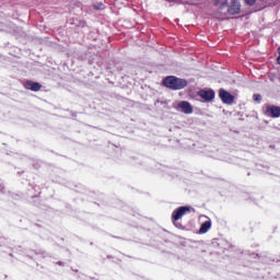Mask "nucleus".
Masks as SVG:
<instances>
[{"mask_svg": "<svg viewBox=\"0 0 280 280\" xmlns=\"http://www.w3.org/2000/svg\"><path fill=\"white\" fill-rule=\"evenodd\" d=\"M164 85L173 91H180L187 86V81L176 77H167L164 79Z\"/></svg>", "mask_w": 280, "mask_h": 280, "instance_id": "obj_1", "label": "nucleus"}, {"mask_svg": "<svg viewBox=\"0 0 280 280\" xmlns=\"http://www.w3.org/2000/svg\"><path fill=\"white\" fill-rule=\"evenodd\" d=\"M186 213H191V207L185 206L174 210L172 214L173 223L176 224L177 220H180V218H183V215H185Z\"/></svg>", "mask_w": 280, "mask_h": 280, "instance_id": "obj_2", "label": "nucleus"}, {"mask_svg": "<svg viewBox=\"0 0 280 280\" xmlns=\"http://www.w3.org/2000/svg\"><path fill=\"white\" fill-rule=\"evenodd\" d=\"M219 97H221L223 104H232L235 101V96L231 95V93L224 89L219 91Z\"/></svg>", "mask_w": 280, "mask_h": 280, "instance_id": "obj_3", "label": "nucleus"}, {"mask_svg": "<svg viewBox=\"0 0 280 280\" xmlns=\"http://www.w3.org/2000/svg\"><path fill=\"white\" fill-rule=\"evenodd\" d=\"M198 95L201 100H205V102H211V100L215 97V92H213V90H200Z\"/></svg>", "mask_w": 280, "mask_h": 280, "instance_id": "obj_4", "label": "nucleus"}, {"mask_svg": "<svg viewBox=\"0 0 280 280\" xmlns=\"http://www.w3.org/2000/svg\"><path fill=\"white\" fill-rule=\"evenodd\" d=\"M266 115L273 118L280 117V107L277 105H268L266 109Z\"/></svg>", "mask_w": 280, "mask_h": 280, "instance_id": "obj_5", "label": "nucleus"}, {"mask_svg": "<svg viewBox=\"0 0 280 280\" xmlns=\"http://www.w3.org/2000/svg\"><path fill=\"white\" fill-rule=\"evenodd\" d=\"M178 108H180L182 113H185V115H191V113H194V107H191V104L187 101L179 102Z\"/></svg>", "mask_w": 280, "mask_h": 280, "instance_id": "obj_6", "label": "nucleus"}, {"mask_svg": "<svg viewBox=\"0 0 280 280\" xmlns=\"http://www.w3.org/2000/svg\"><path fill=\"white\" fill-rule=\"evenodd\" d=\"M26 89H30L31 91H40V89L43 88V85H40V83L37 82H32V81H27L25 84Z\"/></svg>", "mask_w": 280, "mask_h": 280, "instance_id": "obj_7", "label": "nucleus"}, {"mask_svg": "<svg viewBox=\"0 0 280 280\" xmlns=\"http://www.w3.org/2000/svg\"><path fill=\"white\" fill-rule=\"evenodd\" d=\"M240 8H241L240 2L234 1V2L231 4L230 9H229V13H230V14H238Z\"/></svg>", "mask_w": 280, "mask_h": 280, "instance_id": "obj_8", "label": "nucleus"}, {"mask_svg": "<svg viewBox=\"0 0 280 280\" xmlns=\"http://www.w3.org/2000/svg\"><path fill=\"white\" fill-rule=\"evenodd\" d=\"M211 229V221H206L201 224V228L199 229V233H207Z\"/></svg>", "mask_w": 280, "mask_h": 280, "instance_id": "obj_9", "label": "nucleus"}, {"mask_svg": "<svg viewBox=\"0 0 280 280\" xmlns=\"http://www.w3.org/2000/svg\"><path fill=\"white\" fill-rule=\"evenodd\" d=\"M253 100H254V102H261V95L254 94Z\"/></svg>", "mask_w": 280, "mask_h": 280, "instance_id": "obj_10", "label": "nucleus"}, {"mask_svg": "<svg viewBox=\"0 0 280 280\" xmlns=\"http://www.w3.org/2000/svg\"><path fill=\"white\" fill-rule=\"evenodd\" d=\"M256 2H257V0H245V3L247 5H255Z\"/></svg>", "mask_w": 280, "mask_h": 280, "instance_id": "obj_11", "label": "nucleus"}, {"mask_svg": "<svg viewBox=\"0 0 280 280\" xmlns=\"http://www.w3.org/2000/svg\"><path fill=\"white\" fill-rule=\"evenodd\" d=\"M94 8L96 10H102V8H104V4L103 3L94 4Z\"/></svg>", "mask_w": 280, "mask_h": 280, "instance_id": "obj_12", "label": "nucleus"}, {"mask_svg": "<svg viewBox=\"0 0 280 280\" xmlns=\"http://www.w3.org/2000/svg\"><path fill=\"white\" fill-rule=\"evenodd\" d=\"M278 51H279V56L277 58V62H278V65H280V47L278 48Z\"/></svg>", "mask_w": 280, "mask_h": 280, "instance_id": "obj_13", "label": "nucleus"}, {"mask_svg": "<svg viewBox=\"0 0 280 280\" xmlns=\"http://www.w3.org/2000/svg\"><path fill=\"white\" fill-rule=\"evenodd\" d=\"M224 5H226V4H225V3H222V4H221V8H224Z\"/></svg>", "mask_w": 280, "mask_h": 280, "instance_id": "obj_14", "label": "nucleus"}]
</instances>
